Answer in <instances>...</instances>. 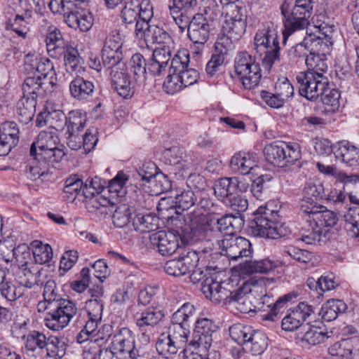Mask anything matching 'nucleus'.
Listing matches in <instances>:
<instances>
[{"label":"nucleus","mask_w":359,"mask_h":359,"mask_svg":"<svg viewBox=\"0 0 359 359\" xmlns=\"http://www.w3.org/2000/svg\"><path fill=\"white\" fill-rule=\"evenodd\" d=\"M230 165L235 172L241 175H248L250 178L255 180H271L272 177L264 174V170L257 165H254V162L244 154L238 153L235 154L231 159Z\"/></svg>","instance_id":"nucleus-21"},{"label":"nucleus","mask_w":359,"mask_h":359,"mask_svg":"<svg viewBox=\"0 0 359 359\" xmlns=\"http://www.w3.org/2000/svg\"><path fill=\"white\" fill-rule=\"evenodd\" d=\"M214 186L215 194L226 198V202L234 196H236L238 191V182H245V181H217Z\"/></svg>","instance_id":"nucleus-55"},{"label":"nucleus","mask_w":359,"mask_h":359,"mask_svg":"<svg viewBox=\"0 0 359 359\" xmlns=\"http://www.w3.org/2000/svg\"><path fill=\"white\" fill-rule=\"evenodd\" d=\"M216 325L208 318L197 320L194 332V345L199 348L208 351L212 342V334L216 330Z\"/></svg>","instance_id":"nucleus-24"},{"label":"nucleus","mask_w":359,"mask_h":359,"mask_svg":"<svg viewBox=\"0 0 359 359\" xmlns=\"http://www.w3.org/2000/svg\"><path fill=\"white\" fill-rule=\"evenodd\" d=\"M203 13L196 14L188 27L190 40L200 45L208 41L210 33L219 26L222 17V10L216 0H203Z\"/></svg>","instance_id":"nucleus-1"},{"label":"nucleus","mask_w":359,"mask_h":359,"mask_svg":"<svg viewBox=\"0 0 359 359\" xmlns=\"http://www.w3.org/2000/svg\"><path fill=\"white\" fill-rule=\"evenodd\" d=\"M266 161L275 166L284 168L294 164L301 157L298 144L274 142L266 145L264 150Z\"/></svg>","instance_id":"nucleus-8"},{"label":"nucleus","mask_w":359,"mask_h":359,"mask_svg":"<svg viewBox=\"0 0 359 359\" xmlns=\"http://www.w3.org/2000/svg\"><path fill=\"white\" fill-rule=\"evenodd\" d=\"M312 74L299 72L296 80L299 95L309 101H316L330 86V82L325 75Z\"/></svg>","instance_id":"nucleus-9"},{"label":"nucleus","mask_w":359,"mask_h":359,"mask_svg":"<svg viewBox=\"0 0 359 359\" xmlns=\"http://www.w3.org/2000/svg\"><path fill=\"white\" fill-rule=\"evenodd\" d=\"M46 48L51 57L59 59L62 55L65 44L60 30L54 26L48 27V33L46 38Z\"/></svg>","instance_id":"nucleus-32"},{"label":"nucleus","mask_w":359,"mask_h":359,"mask_svg":"<svg viewBox=\"0 0 359 359\" xmlns=\"http://www.w3.org/2000/svg\"><path fill=\"white\" fill-rule=\"evenodd\" d=\"M123 38L120 30L114 29L106 38L102 50V59L104 66L109 69L124 65L122 60Z\"/></svg>","instance_id":"nucleus-12"},{"label":"nucleus","mask_w":359,"mask_h":359,"mask_svg":"<svg viewBox=\"0 0 359 359\" xmlns=\"http://www.w3.org/2000/svg\"><path fill=\"white\" fill-rule=\"evenodd\" d=\"M278 215L260 207L257 214L250 222V227L255 236L276 239L287 235L288 230L275 218Z\"/></svg>","instance_id":"nucleus-4"},{"label":"nucleus","mask_w":359,"mask_h":359,"mask_svg":"<svg viewBox=\"0 0 359 359\" xmlns=\"http://www.w3.org/2000/svg\"><path fill=\"white\" fill-rule=\"evenodd\" d=\"M320 96L326 111L334 113L339 110L340 107V93L337 89L330 88L329 86Z\"/></svg>","instance_id":"nucleus-50"},{"label":"nucleus","mask_w":359,"mask_h":359,"mask_svg":"<svg viewBox=\"0 0 359 359\" xmlns=\"http://www.w3.org/2000/svg\"><path fill=\"white\" fill-rule=\"evenodd\" d=\"M27 264L22 265L17 271V280L23 288H32L34 285L41 286L47 279L45 271L31 269L26 267Z\"/></svg>","instance_id":"nucleus-26"},{"label":"nucleus","mask_w":359,"mask_h":359,"mask_svg":"<svg viewBox=\"0 0 359 359\" xmlns=\"http://www.w3.org/2000/svg\"><path fill=\"white\" fill-rule=\"evenodd\" d=\"M133 225L137 231L141 233H148L158 229L159 219L151 213L147 215L139 213L134 218Z\"/></svg>","instance_id":"nucleus-45"},{"label":"nucleus","mask_w":359,"mask_h":359,"mask_svg":"<svg viewBox=\"0 0 359 359\" xmlns=\"http://www.w3.org/2000/svg\"><path fill=\"white\" fill-rule=\"evenodd\" d=\"M78 309L72 301L57 299L53 312H48L44 318L45 325L54 331H59L68 325L77 313Z\"/></svg>","instance_id":"nucleus-11"},{"label":"nucleus","mask_w":359,"mask_h":359,"mask_svg":"<svg viewBox=\"0 0 359 359\" xmlns=\"http://www.w3.org/2000/svg\"><path fill=\"white\" fill-rule=\"evenodd\" d=\"M201 290L212 302L229 306L234 294V291L223 287L221 283L215 281L212 277L206 278L203 281Z\"/></svg>","instance_id":"nucleus-20"},{"label":"nucleus","mask_w":359,"mask_h":359,"mask_svg":"<svg viewBox=\"0 0 359 359\" xmlns=\"http://www.w3.org/2000/svg\"><path fill=\"white\" fill-rule=\"evenodd\" d=\"M150 242L154 249H157L163 256L173 254L180 246V239L182 241L180 234L174 231H160L152 233Z\"/></svg>","instance_id":"nucleus-17"},{"label":"nucleus","mask_w":359,"mask_h":359,"mask_svg":"<svg viewBox=\"0 0 359 359\" xmlns=\"http://www.w3.org/2000/svg\"><path fill=\"white\" fill-rule=\"evenodd\" d=\"M327 338V333L321 327L310 325L302 337V341L309 345L316 346L324 342Z\"/></svg>","instance_id":"nucleus-56"},{"label":"nucleus","mask_w":359,"mask_h":359,"mask_svg":"<svg viewBox=\"0 0 359 359\" xmlns=\"http://www.w3.org/2000/svg\"><path fill=\"white\" fill-rule=\"evenodd\" d=\"M86 121V116L79 111H69L65 121L67 133H80L83 130Z\"/></svg>","instance_id":"nucleus-59"},{"label":"nucleus","mask_w":359,"mask_h":359,"mask_svg":"<svg viewBox=\"0 0 359 359\" xmlns=\"http://www.w3.org/2000/svg\"><path fill=\"white\" fill-rule=\"evenodd\" d=\"M156 348L158 354L165 359H172L182 349L165 333L158 337Z\"/></svg>","instance_id":"nucleus-40"},{"label":"nucleus","mask_w":359,"mask_h":359,"mask_svg":"<svg viewBox=\"0 0 359 359\" xmlns=\"http://www.w3.org/2000/svg\"><path fill=\"white\" fill-rule=\"evenodd\" d=\"M109 69L111 84L114 90L125 99L130 98L134 94V90L125 64Z\"/></svg>","instance_id":"nucleus-19"},{"label":"nucleus","mask_w":359,"mask_h":359,"mask_svg":"<svg viewBox=\"0 0 359 359\" xmlns=\"http://www.w3.org/2000/svg\"><path fill=\"white\" fill-rule=\"evenodd\" d=\"M59 138L52 131H41L30 147V156L50 163H59L65 154L58 147Z\"/></svg>","instance_id":"nucleus-5"},{"label":"nucleus","mask_w":359,"mask_h":359,"mask_svg":"<svg viewBox=\"0 0 359 359\" xmlns=\"http://www.w3.org/2000/svg\"><path fill=\"white\" fill-rule=\"evenodd\" d=\"M25 290L17 279L8 277L1 285L0 292L3 297L8 301L13 302L20 298Z\"/></svg>","instance_id":"nucleus-41"},{"label":"nucleus","mask_w":359,"mask_h":359,"mask_svg":"<svg viewBox=\"0 0 359 359\" xmlns=\"http://www.w3.org/2000/svg\"><path fill=\"white\" fill-rule=\"evenodd\" d=\"M66 71L71 74H81L84 69L82 67V59L77 49L67 45L62 52Z\"/></svg>","instance_id":"nucleus-34"},{"label":"nucleus","mask_w":359,"mask_h":359,"mask_svg":"<svg viewBox=\"0 0 359 359\" xmlns=\"http://www.w3.org/2000/svg\"><path fill=\"white\" fill-rule=\"evenodd\" d=\"M325 194V187L321 181H309L306 183L302 193V201L316 205V201L323 198Z\"/></svg>","instance_id":"nucleus-35"},{"label":"nucleus","mask_w":359,"mask_h":359,"mask_svg":"<svg viewBox=\"0 0 359 359\" xmlns=\"http://www.w3.org/2000/svg\"><path fill=\"white\" fill-rule=\"evenodd\" d=\"M315 32H308L305 38V44L309 46L310 55L322 54L329 50V47L332 44L331 34L332 29L327 27L326 24H320L315 25Z\"/></svg>","instance_id":"nucleus-15"},{"label":"nucleus","mask_w":359,"mask_h":359,"mask_svg":"<svg viewBox=\"0 0 359 359\" xmlns=\"http://www.w3.org/2000/svg\"><path fill=\"white\" fill-rule=\"evenodd\" d=\"M313 0H295L291 11H287L288 6L285 3L281 7V13L285 18L284 41L295 32L304 31L309 25V18L313 11Z\"/></svg>","instance_id":"nucleus-3"},{"label":"nucleus","mask_w":359,"mask_h":359,"mask_svg":"<svg viewBox=\"0 0 359 359\" xmlns=\"http://www.w3.org/2000/svg\"><path fill=\"white\" fill-rule=\"evenodd\" d=\"M34 158V161L26 166L25 172L29 174L30 177L50 178L53 177V172L55 169L53 167L55 163L48 162Z\"/></svg>","instance_id":"nucleus-36"},{"label":"nucleus","mask_w":359,"mask_h":359,"mask_svg":"<svg viewBox=\"0 0 359 359\" xmlns=\"http://www.w3.org/2000/svg\"><path fill=\"white\" fill-rule=\"evenodd\" d=\"M46 337L42 332L32 331L26 337L24 352L27 356L38 358L45 354Z\"/></svg>","instance_id":"nucleus-28"},{"label":"nucleus","mask_w":359,"mask_h":359,"mask_svg":"<svg viewBox=\"0 0 359 359\" xmlns=\"http://www.w3.org/2000/svg\"><path fill=\"white\" fill-rule=\"evenodd\" d=\"M305 62L308 69L305 71L307 73H313V74H323L327 71V65L325 53L311 54L305 59Z\"/></svg>","instance_id":"nucleus-49"},{"label":"nucleus","mask_w":359,"mask_h":359,"mask_svg":"<svg viewBox=\"0 0 359 359\" xmlns=\"http://www.w3.org/2000/svg\"><path fill=\"white\" fill-rule=\"evenodd\" d=\"M297 297L295 292H290L280 297L273 305L269 313L263 317L264 320L276 321L280 319L281 315L287 307L288 302Z\"/></svg>","instance_id":"nucleus-48"},{"label":"nucleus","mask_w":359,"mask_h":359,"mask_svg":"<svg viewBox=\"0 0 359 359\" xmlns=\"http://www.w3.org/2000/svg\"><path fill=\"white\" fill-rule=\"evenodd\" d=\"M244 224L241 215H226L217 219V229L224 237L233 236Z\"/></svg>","instance_id":"nucleus-33"},{"label":"nucleus","mask_w":359,"mask_h":359,"mask_svg":"<svg viewBox=\"0 0 359 359\" xmlns=\"http://www.w3.org/2000/svg\"><path fill=\"white\" fill-rule=\"evenodd\" d=\"M189 55L185 50L176 53L171 61V72H176L184 88L196 83L199 79L198 72L189 68Z\"/></svg>","instance_id":"nucleus-14"},{"label":"nucleus","mask_w":359,"mask_h":359,"mask_svg":"<svg viewBox=\"0 0 359 359\" xmlns=\"http://www.w3.org/2000/svg\"><path fill=\"white\" fill-rule=\"evenodd\" d=\"M276 266V264L269 259L260 261L250 260L240 264L241 271L245 274H252L254 273H266L272 271Z\"/></svg>","instance_id":"nucleus-43"},{"label":"nucleus","mask_w":359,"mask_h":359,"mask_svg":"<svg viewBox=\"0 0 359 359\" xmlns=\"http://www.w3.org/2000/svg\"><path fill=\"white\" fill-rule=\"evenodd\" d=\"M130 63L136 81L144 83L147 76V63L144 56L140 53H135L131 57Z\"/></svg>","instance_id":"nucleus-51"},{"label":"nucleus","mask_w":359,"mask_h":359,"mask_svg":"<svg viewBox=\"0 0 359 359\" xmlns=\"http://www.w3.org/2000/svg\"><path fill=\"white\" fill-rule=\"evenodd\" d=\"M251 299L252 297L248 295V291H245V288H239L234 290L230 306L241 313H249L254 311L250 302Z\"/></svg>","instance_id":"nucleus-47"},{"label":"nucleus","mask_w":359,"mask_h":359,"mask_svg":"<svg viewBox=\"0 0 359 359\" xmlns=\"http://www.w3.org/2000/svg\"><path fill=\"white\" fill-rule=\"evenodd\" d=\"M283 257H290L300 263H308L312 259V254L305 250L299 249L294 246L285 247L282 253Z\"/></svg>","instance_id":"nucleus-64"},{"label":"nucleus","mask_w":359,"mask_h":359,"mask_svg":"<svg viewBox=\"0 0 359 359\" xmlns=\"http://www.w3.org/2000/svg\"><path fill=\"white\" fill-rule=\"evenodd\" d=\"M164 313L158 308H149L141 313H137L136 324L141 329L153 327L163 318Z\"/></svg>","instance_id":"nucleus-38"},{"label":"nucleus","mask_w":359,"mask_h":359,"mask_svg":"<svg viewBox=\"0 0 359 359\" xmlns=\"http://www.w3.org/2000/svg\"><path fill=\"white\" fill-rule=\"evenodd\" d=\"M236 74L246 89L257 86L261 80V68L255 56L247 51H241L234 61Z\"/></svg>","instance_id":"nucleus-6"},{"label":"nucleus","mask_w":359,"mask_h":359,"mask_svg":"<svg viewBox=\"0 0 359 359\" xmlns=\"http://www.w3.org/2000/svg\"><path fill=\"white\" fill-rule=\"evenodd\" d=\"M278 25L271 21L263 22L254 37V46L257 53L263 52L262 65L269 71L280 61V46Z\"/></svg>","instance_id":"nucleus-2"},{"label":"nucleus","mask_w":359,"mask_h":359,"mask_svg":"<svg viewBox=\"0 0 359 359\" xmlns=\"http://www.w3.org/2000/svg\"><path fill=\"white\" fill-rule=\"evenodd\" d=\"M36 99L23 95L17 106L18 114L21 122L27 123L32 120L36 111Z\"/></svg>","instance_id":"nucleus-42"},{"label":"nucleus","mask_w":359,"mask_h":359,"mask_svg":"<svg viewBox=\"0 0 359 359\" xmlns=\"http://www.w3.org/2000/svg\"><path fill=\"white\" fill-rule=\"evenodd\" d=\"M110 349L116 351L121 359H137L138 355L133 332L127 327L120 329L113 335Z\"/></svg>","instance_id":"nucleus-13"},{"label":"nucleus","mask_w":359,"mask_h":359,"mask_svg":"<svg viewBox=\"0 0 359 359\" xmlns=\"http://www.w3.org/2000/svg\"><path fill=\"white\" fill-rule=\"evenodd\" d=\"M62 14L65 21L69 27L79 29L81 32H88L93 24V18L91 13L85 10L69 9L63 12H53Z\"/></svg>","instance_id":"nucleus-25"},{"label":"nucleus","mask_w":359,"mask_h":359,"mask_svg":"<svg viewBox=\"0 0 359 359\" xmlns=\"http://www.w3.org/2000/svg\"><path fill=\"white\" fill-rule=\"evenodd\" d=\"M50 86H53V81L43 80L41 76H29L23 83V95L36 100L37 97H43L48 90H50Z\"/></svg>","instance_id":"nucleus-27"},{"label":"nucleus","mask_w":359,"mask_h":359,"mask_svg":"<svg viewBox=\"0 0 359 359\" xmlns=\"http://www.w3.org/2000/svg\"><path fill=\"white\" fill-rule=\"evenodd\" d=\"M222 254L229 259L237 260L238 258L251 257L252 250L250 242L245 238L234 235L224 237L220 244Z\"/></svg>","instance_id":"nucleus-16"},{"label":"nucleus","mask_w":359,"mask_h":359,"mask_svg":"<svg viewBox=\"0 0 359 359\" xmlns=\"http://www.w3.org/2000/svg\"><path fill=\"white\" fill-rule=\"evenodd\" d=\"M32 16L30 13L23 11L22 13H16L13 19H8L6 23L7 29H12L18 36L25 37L29 30L28 25L32 22Z\"/></svg>","instance_id":"nucleus-37"},{"label":"nucleus","mask_w":359,"mask_h":359,"mask_svg":"<svg viewBox=\"0 0 359 359\" xmlns=\"http://www.w3.org/2000/svg\"><path fill=\"white\" fill-rule=\"evenodd\" d=\"M330 359H359V339H341L328 348Z\"/></svg>","instance_id":"nucleus-22"},{"label":"nucleus","mask_w":359,"mask_h":359,"mask_svg":"<svg viewBox=\"0 0 359 359\" xmlns=\"http://www.w3.org/2000/svg\"><path fill=\"white\" fill-rule=\"evenodd\" d=\"M142 180H151L153 177L168 178L167 174L162 172L152 161L144 162L137 170Z\"/></svg>","instance_id":"nucleus-62"},{"label":"nucleus","mask_w":359,"mask_h":359,"mask_svg":"<svg viewBox=\"0 0 359 359\" xmlns=\"http://www.w3.org/2000/svg\"><path fill=\"white\" fill-rule=\"evenodd\" d=\"M114 205V198H107L105 194L88 197L85 202L86 208L89 212L100 216L111 213Z\"/></svg>","instance_id":"nucleus-29"},{"label":"nucleus","mask_w":359,"mask_h":359,"mask_svg":"<svg viewBox=\"0 0 359 359\" xmlns=\"http://www.w3.org/2000/svg\"><path fill=\"white\" fill-rule=\"evenodd\" d=\"M149 33L146 43H157L158 46L163 45L173 46L172 39L163 28L153 25Z\"/></svg>","instance_id":"nucleus-54"},{"label":"nucleus","mask_w":359,"mask_h":359,"mask_svg":"<svg viewBox=\"0 0 359 359\" xmlns=\"http://www.w3.org/2000/svg\"><path fill=\"white\" fill-rule=\"evenodd\" d=\"M301 210L308 217V219L311 220L317 229H323V228L334 226L338 220L336 214L327 210L324 206H307L303 204Z\"/></svg>","instance_id":"nucleus-18"},{"label":"nucleus","mask_w":359,"mask_h":359,"mask_svg":"<svg viewBox=\"0 0 359 359\" xmlns=\"http://www.w3.org/2000/svg\"><path fill=\"white\" fill-rule=\"evenodd\" d=\"M347 309L346 304L339 299H330L322 306L319 315L323 320L330 322L335 320L339 313H344Z\"/></svg>","instance_id":"nucleus-39"},{"label":"nucleus","mask_w":359,"mask_h":359,"mask_svg":"<svg viewBox=\"0 0 359 359\" xmlns=\"http://www.w3.org/2000/svg\"><path fill=\"white\" fill-rule=\"evenodd\" d=\"M307 222H309V226L311 228V231H309L307 234H304L301 237V241L306 243L308 245H320L321 242L325 241V235L327 232L325 229H317L316 226L312 223L311 220L306 219Z\"/></svg>","instance_id":"nucleus-61"},{"label":"nucleus","mask_w":359,"mask_h":359,"mask_svg":"<svg viewBox=\"0 0 359 359\" xmlns=\"http://www.w3.org/2000/svg\"><path fill=\"white\" fill-rule=\"evenodd\" d=\"M94 84L92 81L79 76L71 81L69 91L71 95L78 100H86L94 93Z\"/></svg>","instance_id":"nucleus-31"},{"label":"nucleus","mask_w":359,"mask_h":359,"mask_svg":"<svg viewBox=\"0 0 359 359\" xmlns=\"http://www.w3.org/2000/svg\"><path fill=\"white\" fill-rule=\"evenodd\" d=\"M246 19L237 20L235 21H224L222 29L224 32L233 37L234 41L239 40L246 31Z\"/></svg>","instance_id":"nucleus-57"},{"label":"nucleus","mask_w":359,"mask_h":359,"mask_svg":"<svg viewBox=\"0 0 359 359\" xmlns=\"http://www.w3.org/2000/svg\"><path fill=\"white\" fill-rule=\"evenodd\" d=\"M45 354L61 358L65 353V344L57 337L51 336L46 339Z\"/></svg>","instance_id":"nucleus-63"},{"label":"nucleus","mask_w":359,"mask_h":359,"mask_svg":"<svg viewBox=\"0 0 359 359\" xmlns=\"http://www.w3.org/2000/svg\"><path fill=\"white\" fill-rule=\"evenodd\" d=\"M256 331L250 326L242 324H236L229 328V334L231 339L245 348L249 344V340ZM244 353L245 351L242 350Z\"/></svg>","instance_id":"nucleus-44"},{"label":"nucleus","mask_w":359,"mask_h":359,"mask_svg":"<svg viewBox=\"0 0 359 359\" xmlns=\"http://www.w3.org/2000/svg\"><path fill=\"white\" fill-rule=\"evenodd\" d=\"M267 346L268 338L266 335L263 332L256 331L249 340V344L246 345L243 350L249 351L252 355H261Z\"/></svg>","instance_id":"nucleus-53"},{"label":"nucleus","mask_w":359,"mask_h":359,"mask_svg":"<svg viewBox=\"0 0 359 359\" xmlns=\"http://www.w3.org/2000/svg\"><path fill=\"white\" fill-rule=\"evenodd\" d=\"M337 159L349 166L359 165V149L348 142H339L334 145Z\"/></svg>","instance_id":"nucleus-30"},{"label":"nucleus","mask_w":359,"mask_h":359,"mask_svg":"<svg viewBox=\"0 0 359 359\" xmlns=\"http://www.w3.org/2000/svg\"><path fill=\"white\" fill-rule=\"evenodd\" d=\"M199 258L195 251L187 254L177 259H171L166 262L164 266L165 271L170 276H180L191 272L196 266Z\"/></svg>","instance_id":"nucleus-23"},{"label":"nucleus","mask_w":359,"mask_h":359,"mask_svg":"<svg viewBox=\"0 0 359 359\" xmlns=\"http://www.w3.org/2000/svg\"><path fill=\"white\" fill-rule=\"evenodd\" d=\"M36 73L34 76H41L43 80L53 81V78L55 75L53 65L51 61L46 57H41L39 60L35 59Z\"/></svg>","instance_id":"nucleus-58"},{"label":"nucleus","mask_w":359,"mask_h":359,"mask_svg":"<svg viewBox=\"0 0 359 359\" xmlns=\"http://www.w3.org/2000/svg\"><path fill=\"white\" fill-rule=\"evenodd\" d=\"M32 245L34 248L33 255L36 262L42 264L50 261L53 257V252L49 245L43 244L39 241H34Z\"/></svg>","instance_id":"nucleus-60"},{"label":"nucleus","mask_w":359,"mask_h":359,"mask_svg":"<svg viewBox=\"0 0 359 359\" xmlns=\"http://www.w3.org/2000/svg\"><path fill=\"white\" fill-rule=\"evenodd\" d=\"M163 159L165 163L172 166L175 177L189 179L193 176V160L186 154L183 148L175 146L163 151Z\"/></svg>","instance_id":"nucleus-10"},{"label":"nucleus","mask_w":359,"mask_h":359,"mask_svg":"<svg viewBox=\"0 0 359 359\" xmlns=\"http://www.w3.org/2000/svg\"><path fill=\"white\" fill-rule=\"evenodd\" d=\"M175 209L176 212L179 214V210L184 211L189 209L195 203V197L193 191L188 189H182L176 188Z\"/></svg>","instance_id":"nucleus-52"},{"label":"nucleus","mask_w":359,"mask_h":359,"mask_svg":"<svg viewBox=\"0 0 359 359\" xmlns=\"http://www.w3.org/2000/svg\"><path fill=\"white\" fill-rule=\"evenodd\" d=\"M222 9V15H224V21L246 19L245 8L238 0L228 1L223 6Z\"/></svg>","instance_id":"nucleus-46"},{"label":"nucleus","mask_w":359,"mask_h":359,"mask_svg":"<svg viewBox=\"0 0 359 359\" xmlns=\"http://www.w3.org/2000/svg\"><path fill=\"white\" fill-rule=\"evenodd\" d=\"M194 313V306L185 303L172 314V324L166 335L182 348H184L187 342L190 333L189 322L191 319L193 320Z\"/></svg>","instance_id":"nucleus-7"}]
</instances>
